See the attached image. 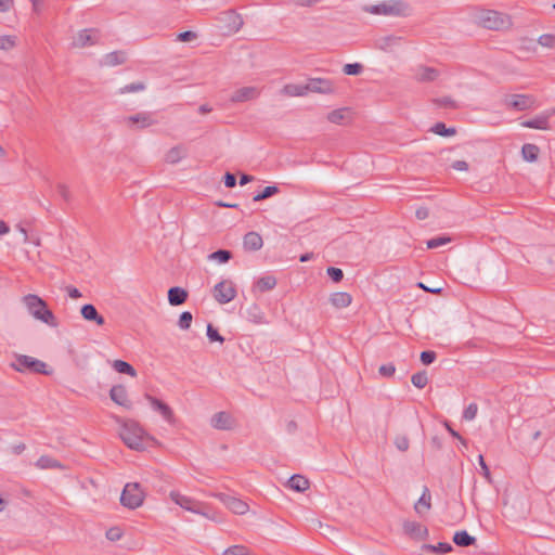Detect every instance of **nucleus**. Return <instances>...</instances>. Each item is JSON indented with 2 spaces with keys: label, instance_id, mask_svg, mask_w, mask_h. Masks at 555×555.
Instances as JSON below:
<instances>
[{
  "label": "nucleus",
  "instance_id": "1",
  "mask_svg": "<svg viewBox=\"0 0 555 555\" xmlns=\"http://www.w3.org/2000/svg\"><path fill=\"white\" fill-rule=\"evenodd\" d=\"M119 436L126 446L135 451L145 450V441L156 442V440L133 420L122 422Z\"/></svg>",
  "mask_w": 555,
  "mask_h": 555
},
{
  "label": "nucleus",
  "instance_id": "2",
  "mask_svg": "<svg viewBox=\"0 0 555 555\" xmlns=\"http://www.w3.org/2000/svg\"><path fill=\"white\" fill-rule=\"evenodd\" d=\"M29 314L51 327H57L59 321L54 313L48 308L47 302L38 295L28 294L22 298Z\"/></svg>",
  "mask_w": 555,
  "mask_h": 555
},
{
  "label": "nucleus",
  "instance_id": "3",
  "mask_svg": "<svg viewBox=\"0 0 555 555\" xmlns=\"http://www.w3.org/2000/svg\"><path fill=\"white\" fill-rule=\"evenodd\" d=\"M479 24L487 29L495 31L508 30L513 26L511 15L495 10H483L478 16Z\"/></svg>",
  "mask_w": 555,
  "mask_h": 555
},
{
  "label": "nucleus",
  "instance_id": "4",
  "mask_svg": "<svg viewBox=\"0 0 555 555\" xmlns=\"http://www.w3.org/2000/svg\"><path fill=\"white\" fill-rule=\"evenodd\" d=\"M10 366L20 373L29 372L42 375L53 373V370L49 369L46 362L26 354H15V362H12Z\"/></svg>",
  "mask_w": 555,
  "mask_h": 555
},
{
  "label": "nucleus",
  "instance_id": "5",
  "mask_svg": "<svg viewBox=\"0 0 555 555\" xmlns=\"http://www.w3.org/2000/svg\"><path fill=\"white\" fill-rule=\"evenodd\" d=\"M365 11L375 15L406 16L410 7L403 0H389L365 8Z\"/></svg>",
  "mask_w": 555,
  "mask_h": 555
},
{
  "label": "nucleus",
  "instance_id": "6",
  "mask_svg": "<svg viewBox=\"0 0 555 555\" xmlns=\"http://www.w3.org/2000/svg\"><path fill=\"white\" fill-rule=\"evenodd\" d=\"M144 498L145 493L139 482H128L121 492L120 503L129 509H135L143 504Z\"/></svg>",
  "mask_w": 555,
  "mask_h": 555
},
{
  "label": "nucleus",
  "instance_id": "7",
  "mask_svg": "<svg viewBox=\"0 0 555 555\" xmlns=\"http://www.w3.org/2000/svg\"><path fill=\"white\" fill-rule=\"evenodd\" d=\"M170 499L176 504H178L179 506L184 508L185 511H189V512H192L195 514H199L208 519H214L211 516L208 515V513H206V511H205L206 505L199 501H196L190 496L180 494L177 491L170 492Z\"/></svg>",
  "mask_w": 555,
  "mask_h": 555
},
{
  "label": "nucleus",
  "instance_id": "8",
  "mask_svg": "<svg viewBox=\"0 0 555 555\" xmlns=\"http://www.w3.org/2000/svg\"><path fill=\"white\" fill-rule=\"evenodd\" d=\"M236 295L235 285L231 280H223L217 283L212 289L215 300L221 305L232 301Z\"/></svg>",
  "mask_w": 555,
  "mask_h": 555
},
{
  "label": "nucleus",
  "instance_id": "9",
  "mask_svg": "<svg viewBox=\"0 0 555 555\" xmlns=\"http://www.w3.org/2000/svg\"><path fill=\"white\" fill-rule=\"evenodd\" d=\"M308 91L320 94H333L336 91L335 83L327 78H309L307 81Z\"/></svg>",
  "mask_w": 555,
  "mask_h": 555
},
{
  "label": "nucleus",
  "instance_id": "10",
  "mask_svg": "<svg viewBox=\"0 0 555 555\" xmlns=\"http://www.w3.org/2000/svg\"><path fill=\"white\" fill-rule=\"evenodd\" d=\"M216 496L234 514L244 515L249 509L248 504L241 499L224 493H218Z\"/></svg>",
  "mask_w": 555,
  "mask_h": 555
},
{
  "label": "nucleus",
  "instance_id": "11",
  "mask_svg": "<svg viewBox=\"0 0 555 555\" xmlns=\"http://www.w3.org/2000/svg\"><path fill=\"white\" fill-rule=\"evenodd\" d=\"M219 21L224 23L227 33L233 34L238 31L243 26V18L233 10L222 12Z\"/></svg>",
  "mask_w": 555,
  "mask_h": 555
},
{
  "label": "nucleus",
  "instance_id": "12",
  "mask_svg": "<svg viewBox=\"0 0 555 555\" xmlns=\"http://www.w3.org/2000/svg\"><path fill=\"white\" fill-rule=\"evenodd\" d=\"M260 95V90L257 87L248 86L242 87L235 90L231 96L230 101L232 103H244L256 100Z\"/></svg>",
  "mask_w": 555,
  "mask_h": 555
},
{
  "label": "nucleus",
  "instance_id": "13",
  "mask_svg": "<svg viewBox=\"0 0 555 555\" xmlns=\"http://www.w3.org/2000/svg\"><path fill=\"white\" fill-rule=\"evenodd\" d=\"M413 72V78L417 82H433L440 76V72L437 68L425 65H417Z\"/></svg>",
  "mask_w": 555,
  "mask_h": 555
},
{
  "label": "nucleus",
  "instance_id": "14",
  "mask_svg": "<svg viewBox=\"0 0 555 555\" xmlns=\"http://www.w3.org/2000/svg\"><path fill=\"white\" fill-rule=\"evenodd\" d=\"M145 399L151 403L152 408L159 412L160 415L170 424L175 423V415L171 408L162 400L146 393Z\"/></svg>",
  "mask_w": 555,
  "mask_h": 555
},
{
  "label": "nucleus",
  "instance_id": "15",
  "mask_svg": "<svg viewBox=\"0 0 555 555\" xmlns=\"http://www.w3.org/2000/svg\"><path fill=\"white\" fill-rule=\"evenodd\" d=\"M403 531L414 540H425L428 537L427 528L416 521H404Z\"/></svg>",
  "mask_w": 555,
  "mask_h": 555
},
{
  "label": "nucleus",
  "instance_id": "16",
  "mask_svg": "<svg viewBox=\"0 0 555 555\" xmlns=\"http://www.w3.org/2000/svg\"><path fill=\"white\" fill-rule=\"evenodd\" d=\"M127 124L130 127H135L138 129L147 128L155 124V119L153 114L151 113H138L135 115L129 116L127 118Z\"/></svg>",
  "mask_w": 555,
  "mask_h": 555
},
{
  "label": "nucleus",
  "instance_id": "17",
  "mask_svg": "<svg viewBox=\"0 0 555 555\" xmlns=\"http://www.w3.org/2000/svg\"><path fill=\"white\" fill-rule=\"evenodd\" d=\"M210 424L216 429L230 430L234 426V420L229 413L221 411L214 414Z\"/></svg>",
  "mask_w": 555,
  "mask_h": 555
},
{
  "label": "nucleus",
  "instance_id": "18",
  "mask_svg": "<svg viewBox=\"0 0 555 555\" xmlns=\"http://www.w3.org/2000/svg\"><path fill=\"white\" fill-rule=\"evenodd\" d=\"M109 397L116 404L121 405L126 409L131 408V403L128 400L127 389L124 385H115L109 390Z\"/></svg>",
  "mask_w": 555,
  "mask_h": 555
},
{
  "label": "nucleus",
  "instance_id": "19",
  "mask_svg": "<svg viewBox=\"0 0 555 555\" xmlns=\"http://www.w3.org/2000/svg\"><path fill=\"white\" fill-rule=\"evenodd\" d=\"M81 317L89 322H94L96 325L102 326L105 324L104 318L98 312L92 304H86L80 308Z\"/></svg>",
  "mask_w": 555,
  "mask_h": 555
},
{
  "label": "nucleus",
  "instance_id": "20",
  "mask_svg": "<svg viewBox=\"0 0 555 555\" xmlns=\"http://www.w3.org/2000/svg\"><path fill=\"white\" fill-rule=\"evenodd\" d=\"M533 100L527 94H513L507 100L508 106L517 111H526L531 107Z\"/></svg>",
  "mask_w": 555,
  "mask_h": 555
},
{
  "label": "nucleus",
  "instance_id": "21",
  "mask_svg": "<svg viewBox=\"0 0 555 555\" xmlns=\"http://www.w3.org/2000/svg\"><path fill=\"white\" fill-rule=\"evenodd\" d=\"M263 245L262 237L257 232H248L244 235L243 246L245 250L256 251L259 250Z\"/></svg>",
  "mask_w": 555,
  "mask_h": 555
},
{
  "label": "nucleus",
  "instance_id": "22",
  "mask_svg": "<svg viewBox=\"0 0 555 555\" xmlns=\"http://www.w3.org/2000/svg\"><path fill=\"white\" fill-rule=\"evenodd\" d=\"M188 147L184 144H177L167 152L165 160L168 164H177L188 155Z\"/></svg>",
  "mask_w": 555,
  "mask_h": 555
},
{
  "label": "nucleus",
  "instance_id": "23",
  "mask_svg": "<svg viewBox=\"0 0 555 555\" xmlns=\"http://www.w3.org/2000/svg\"><path fill=\"white\" fill-rule=\"evenodd\" d=\"M188 299V292L179 286L170 287L168 291V301L171 306H180Z\"/></svg>",
  "mask_w": 555,
  "mask_h": 555
},
{
  "label": "nucleus",
  "instance_id": "24",
  "mask_svg": "<svg viewBox=\"0 0 555 555\" xmlns=\"http://www.w3.org/2000/svg\"><path fill=\"white\" fill-rule=\"evenodd\" d=\"M330 302L337 309L346 308L351 305L352 297L347 292H336L330 296Z\"/></svg>",
  "mask_w": 555,
  "mask_h": 555
},
{
  "label": "nucleus",
  "instance_id": "25",
  "mask_svg": "<svg viewBox=\"0 0 555 555\" xmlns=\"http://www.w3.org/2000/svg\"><path fill=\"white\" fill-rule=\"evenodd\" d=\"M245 318L247 321L255 323V324H262L264 323V313L261 310V308L257 304L250 305L245 310Z\"/></svg>",
  "mask_w": 555,
  "mask_h": 555
},
{
  "label": "nucleus",
  "instance_id": "26",
  "mask_svg": "<svg viewBox=\"0 0 555 555\" xmlns=\"http://www.w3.org/2000/svg\"><path fill=\"white\" fill-rule=\"evenodd\" d=\"M350 119V108L341 107L327 114V120L332 124L341 125Z\"/></svg>",
  "mask_w": 555,
  "mask_h": 555
},
{
  "label": "nucleus",
  "instance_id": "27",
  "mask_svg": "<svg viewBox=\"0 0 555 555\" xmlns=\"http://www.w3.org/2000/svg\"><path fill=\"white\" fill-rule=\"evenodd\" d=\"M281 92L287 96H305L309 93L307 83H287L283 87Z\"/></svg>",
  "mask_w": 555,
  "mask_h": 555
},
{
  "label": "nucleus",
  "instance_id": "28",
  "mask_svg": "<svg viewBox=\"0 0 555 555\" xmlns=\"http://www.w3.org/2000/svg\"><path fill=\"white\" fill-rule=\"evenodd\" d=\"M275 286H276V279H275V276H273V275H264V276L259 278L256 281L254 291H258V292L263 293V292H268V291L273 289Z\"/></svg>",
  "mask_w": 555,
  "mask_h": 555
},
{
  "label": "nucleus",
  "instance_id": "29",
  "mask_svg": "<svg viewBox=\"0 0 555 555\" xmlns=\"http://www.w3.org/2000/svg\"><path fill=\"white\" fill-rule=\"evenodd\" d=\"M126 60H127V56H126L125 52L113 51V52L107 53L104 56L102 64L105 66H116V65L124 64L126 62Z\"/></svg>",
  "mask_w": 555,
  "mask_h": 555
},
{
  "label": "nucleus",
  "instance_id": "30",
  "mask_svg": "<svg viewBox=\"0 0 555 555\" xmlns=\"http://www.w3.org/2000/svg\"><path fill=\"white\" fill-rule=\"evenodd\" d=\"M453 542L461 547H467L476 543L475 537L470 535L466 530L456 531L453 535Z\"/></svg>",
  "mask_w": 555,
  "mask_h": 555
},
{
  "label": "nucleus",
  "instance_id": "31",
  "mask_svg": "<svg viewBox=\"0 0 555 555\" xmlns=\"http://www.w3.org/2000/svg\"><path fill=\"white\" fill-rule=\"evenodd\" d=\"M520 125L526 128L548 129V117L546 115H539L522 121Z\"/></svg>",
  "mask_w": 555,
  "mask_h": 555
},
{
  "label": "nucleus",
  "instance_id": "32",
  "mask_svg": "<svg viewBox=\"0 0 555 555\" xmlns=\"http://www.w3.org/2000/svg\"><path fill=\"white\" fill-rule=\"evenodd\" d=\"M36 466L40 469H63L64 466L61 462L49 456V455H41L38 461L36 462Z\"/></svg>",
  "mask_w": 555,
  "mask_h": 555
},
{
  "label": "nucleus",
  "instance_id": "33",
  "mask_svg": "<svg viewBox=\"0 0 555 555\" xmlns=\"http://www.w3.org/2000/svg\"><path fill=\"white\" fill-rule=\"evenodd\" d=\"M288 487L297 492H304L309 488V480L301 475H293L287 482Z\"/></svg>",
  "mask_w": 555,
  "mask_h": 555
},
{
  "label": "nucleus",
  "instance_id": "34",
  "mask_svg": "<svg viewBox=\"0 0 555 555\" xmlns=\"http://www.w3.org/2000/svg\"><path fill=\"white\" fill-rule=\"evenodd\" d=\"M94 43L95 39L89 34L88 29L80 30L73 42V44L78 48L92 46Z\"/></svg>",
  "mask_w": 555,
  "mask_h": 555
},
{
  "label": "nucleus",
  "instance_id": "35",
  "mask_svg": "<svg viewBox=\"0 0 555 555\" xmlns=\"http://www.w3.org/2000/svg\"><path fill=\"white\" fill-rule=\"evenodd\" d=\"M431 496L429 490L425 487L422 496L414 505V509L417 514H423V511H428L431 507L430 503Z\"/></svg>",
  "mask_w": 555,
  "mask_h": 555
},
{
  "label": "nucleus",
  "instance_id": "36",
  "mask_svg": "<svg viewBox=\"0 0 555 555\" xmlns=\"http://www.w3.org/2000/svg\"><path fill=\"white\" fill-rule=\"evenodd\" d=\"M112 366L116 372L120 374H127L131 377L137 376V371L134 367L124 360H114Z\"/></svg>",
  "mask_w": 555,
  "mask_h": 555
},
{
  "label": "nucleus",
  "instance_id": "37",
  "mask_svg": "<svg viewBox=\"0 0 555 555\" xmlns=\"http://www.w3.org/2000/svg\"><path fill=\"white\" fill-rule=\"evenodd\" d=\"M430 132L440 137H453L456 134L454 127H447L444 122H437L430 129Z\"/></svg>",
  "mask_w": 555,
  "mask_h": 555
},
{
  "label": "nucleus",
  "instance_id": "38",
  "mask_svg": "<svg viewBox=\"0 0 555 555\" xmlns=\"http://www.w3.org/2000/svg\"><path fill=\"white\" fill-rule=\"evenodd\" d=\"M539 153L540 149L535 144L527 143L521 149L522 157L527 162H535Z\"/></svg>",
  "mask_w": 555,
  "mask_h": 555
},
{
  "label": "nucleus",
  "instance_id": "39",
  "mask_svg": "<svg viewBox=\"0 0 555 555\" xmlns=\"http://www.w3.org/2000/svg\"><path fill=\"white\" fill-rule=\"evenodd\" d=\"M400 40H401L400 37H397V36H393V35L385 36V37H382L377 41V47H378V49H380L383 51H390V49L393 46L399 44Z\"/></svg>",
  "mask_w": 555,
  "mask_h": 555
},
{
  "label": "nucleus",
  "instance_id": "40",
  "mask_svg": "<svg viewBox=\"0 0 555 555\" xmlns=\"http://www.w3.org/2000/svg\"><path fill=\"white\" fill-rule=\"evenodd\" d=\"M421 550L426 551V552H435L438 554H447V553L451 552L453 550V547L450 543L439 542L437 545L424 544L421 547Z\"/></svg>",
  "mask_w": 555,
  "mask_h": 555
},
{
  "label": "nucleus",
  "instance_id": "41",
  "mask_svg": "<svg viewBox=\"0 0 555 555\" xmlns=\"http://www.w3.org/2000/svg\"><path fill=\"white\" fill-rule=\"evenodd\" d=\"M232 257H233L232 251H230L228 249H218L208 255L209 260H215L220 263L228 262L230 259H232Z\"/></svg>",
  "mask_w": 555,
  "mask_h": 555
},
{
  "label": "nucleus",
  "instance_id": "42",
  "mask_svg": "<svg viewBox=\"0 0 555 555\" xmlns=\"http://www.w3.org/2000/svg\"><path fill=\"white\" fill-rule=\"evenodd\" d=\"M222 555H253V553L245 545L236 544L225 548Z\"/></svg>",
  "mask_w": 555,
  "mask_h": 555
},
{
  "label": "nucleus",
  "instance_id": "43",
  "mask_svg": "<svg viewBox=\"0 0 555 555\" xmlns=\"http://www.w3.org/2000/svg\"><path fill=\"white\" fill-rule=\"evenodd\" d=\"M279 193V188L276 185L266 186L260 193L254 196V202H260L267 199Z\"/></svg>",
  "mask_w": 555,
  "mask_h": 555
},
{
  "label": "nucleus",
  "instance_id": "44",
  "mask_svg": "<svg viewBox=\"0 0 555 555\" xmlns=\"http://www.w3.org/2000/svg\"><path fill=\"white\" fill-rule=\"evenodd\" d=\"M411 382L416 388L423 389L428 384L427 373L422 371L413 374Z\"/></svg>",
  "mask_w": 555,
  "mask_h": 555
},
{
  "label": "nucleus",
  "instance_id": "45",
  "mask_svg": "<svg viewBox=\"0 0 555 555\" xmlns=\"http://www.w3.org/2000/svg\"><path fill=\"white\" fill-rule=\"evenodd\" d=\"M343 72L348 76H357L363 72V65L360 63H349L343 67Z\"/></svg>",
  "mask_w": 555,
  "mask_h": 555
},
{
  "label": "nucleus",
  "instance_id": "46",
  "mask_svg": "<svg viewBox=\"0 0 555 555\" xmlns=\"http://www.w3.org/2000/svg\"><path fill=\"white\" fill-rule=\"evenodd\" d=\"M538 43L545 48H555V31L553 34H543L538 38Z\"/></svg>",
  "mask_w": 555,
  "mask_h": 555
},
{
  "label": "nucleus",
  "instance_id": "47",
  "mask_svg": "<svg viewBox=\"0 0 555 555\" xmlns=\"http://www.w3.org/2000/svg\"><path fill=\"white\" fill-rule=\"evenodd\" d=\"M193 320V315L189 311H183L178 321V325L181 330H189Z\"/></svg>",
  "mask_w": 555,
  "mask_h": 555
},
{
  "label": "nucleus",
  "instance_id": "48",
  "mask_svg": "<svg viewBox=\"0 0 555 555\" xmlns=\"http://www.w3.org/2000/svg\"><path fill=\"white\" fill-rule=\"evenodd\" d=\"M395 446L396 448L401 451V452H405L409 450V447H410V441H409V438L404 435H398L396 438H395Z\"/></svg>",
  "mask_w": 555,
  "mask_h": 555
},
{
  "label": "nucleus",
  "instance_id": "49",
  "mask_svg": "<svg viewBox=\"0 0 555 555\" xmlns=\"http://www.w3.org/2000/svg\"><path fill=\"white\" fill-rule=\"evenodd\" d=\"M450 241L451 238L449 236H438L427 241L426 244L428 249H434L449 243Z\"/></svg>",
  "mask_w": 555,
  "mask_h": 555
},
{
  "label": "nucleus",
  "instance_id": "50",
  "mask_svg": "<svg viewBox=\"0 0 555 555\" xmlns=\"http://www.w3.org/2000/svg\"><path fill=\"white\" fill-rule=\"evenodd\" d=\"M145 89V85L142 81L132 82L126 85L120 89V93L139 92Z\"/></svg>",
  "mask_w": 555,
  "mask_h": 555
},
{
  "label": "nucleus",
  "instance_id": "51",
  "mask_svg": "<svg viewBox=\"0 0 555 555\" xmlns=\"http://www.w3.org/2000/svg\"><path fill=\"white\" fill-rule=\"evenodd\" d=\"M207 337L208 339L212 341L223 343L224 338L221 336L216 327L212 326V324L207 325Z\"/></svg>",
  "mask_w": 555,
  "mask_h": 555
},
{
  "label": "nucleus",
  "instance_id": "52",
  "mask_svg": "<svg viewBox=\"0 0 555 555\" xmlns=\"http://www.w3.org/2000/svg\"><path fill=\"white\" fill-rule=\"evenodd\" d=\"M328 276L335 282V283H338L343 280L344 278V272L341 269L339 268H335V267H330L327 268L326 270Z\"/></svg>",
  "mask_w": 555,
  "mask_h": 555
},
{
  "label": "nucleus",
  "instance_id": "53",
  "mask_svg": "<svg viewBox=\"0 0 555 555\" xmlns=\"http://www.w3.org/2000/svg\"><path fill=\"white\" fill-rule=\"evenodd\" d=\"M436 358H437L436 352L431 351V350L423 351V352H421V356H420V360L424 365L431 364L436 360Z\"/></svg>",
  "mask_w": 555,
  "mask_h": 555
},
{
  "label": "nucleus",
  "instance_id": "54",
  "mask_svg": "<svg viewBox=\"0 0 555 555\" xmlns=\"http://www.w3.org/2000/svg\"><path fill=\"white\" fill-rule=\"evenodd\" d=\"M478 411V406L476 403H470L463 412V418L466 421H472L476 417Z\"/></svg>",
  "mask_w": 555,
  "mask_h": 555
},
{
  "label": "nucleus",
  "instance_id": "55",
  "mask_svg": "<svg viewBox=\"0 0 555 555\" xmlns=\"http://www.w3.org/2000/svg\"><path fill=\"white\" fill-rule=\"evenodd\" d=\"M396 372V366L392 363L383 364L378 369V373L383 377H391Z\"/></svg>",
  "mask_w": 555,
  "mask_h": 555
},
{
  "label": "nucleus",
  "instance_id": "56",
  "mask_svg": "<svg viewBox=\"0 0 555 555\" xmlns=\"http://www.w3.org/2000/svg\"><path fill=\"white\" fill-rule=\"evenodd\" d=\"M15 41L11 36H0V50H10L14 47Z\"/></svg>",
  "mask_w": 555,
  "mask_h": 555
},
{
  "label": "nucleus",
  "instance_id": "57",
  "mask_svg": "<svg viewBox=\"0 0 555 555\" xmlns=\"http://www.w3.org/2000/svg\"><path fill=\"white\" fill-rule=\"evenodd\" d=\"M56 189H57V192L60 194V196L67 203H69L72 201V193L69 192L67 185L63 184V183H59L56 185Z\"/></svg>",
  "mask_w": 555,
  "mask_h": 555
},
{
  "label": "nucleus",
  "instance_id": "58",
  "mask_svg": "<svg viewBox=\"0 0 555 555\" xmlns=\"http://www.w3.org/2000/svg\"><path fill=\"white\" fill-rule=\"evenodd\" d=\"M122 533L121 530L117 527L109 528L106 531V538L109 541H118L121 538Z\"/></svg>",
  "mask_w": 555,
  "mask_h": 555
},
{
  "label": "nucleus",
  "instance_id": "59",
  "mask_svg": "<svg viewBox=\"0 0 555 555\" xmlns=\"http://www.w3.org/2000/svg\"><path fill=\"white\" fill-rule=\"evenodd\" d=\"M197 37V35L192 30H185L178 35V40L182 42H190L194 40Z\"/></svg>",
  "mask_w": 555,
  "mask_h": 555
},
{
  "label": "nucleus",
  "instance_id": "60",
  "mask_svg": "<svg viewBox=\"0 0 555 555\" xmlns=\"http://www.w3.org/2000/svg\"><path fill=\"white\" fill-rule=\"evenodd\" d=\"M478 462H479V465H480V468H481L482 475L485 476V478H486L488 481H491V473H490V469H489L488 465L486 464L485 459H483V456H482L481 454L478 456Z\"/></svg>",
  "mask_w": 555,
  "mask_h": 555
},
{
  "label": "nucleus",
  "instance_id": "61",
  "mask_svg": "<svg viewBox=\"0 0 555 555\" xmlns=\"http://www.w3.org/2000/svg\"><path fill=\"white\" fill-rule=\"evenodd\" d=\"M223 182L227 188H229V189L234 188L236 185L235 175H233L231 172H225V175L223 177Z\"/></svg>",
  "mask_w": 555,
  "mask_h": 555
},
{
  "label": "nucleus",
  "instance_id": "62",
  "mask_svg": "<svg viewBox=\"0 0 555 555\" xmlns=\"http://www.w3.org/2000/svg\"><path fill=\"white\" fill-rule=\"evenodd\" d=\"M435 103L441 107H454L455 102L449 96L435 100Z\"/></svg>",
  "mask_w": 555,
  "mask_h": 555
},
{
  "label": "nucleus",
  "instance_id": "63",
  "mask_svg": "<svg viewBox=\"0 0 555 555\" xmlns=\"http://www.w3.org/2000/svg\"><path fill=\"white\" fill-rule=\"evenodd\" d=\"M65 291L72 299H78L82 297L80 291L74 286L68 285L65 287Z\"/></svg>",
  "mask_w": 555,
  "mask_h": 555
},
{
  "label": "nucleus",
  "instance_id": "64",
  "mask_svg": "<svg viewBox=\"0 0 555 555\" xmlns=\"http://www.w3.org/2000/svg\"><path fill=\"white\" fill-rule=\"evenodd\" d=\"M415 216L418 220H425L429 216L427 207H418L415 211Z\"/></svg>",
  "mask_w": 555,
  "mask_h": 555
}]
</instances>
